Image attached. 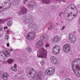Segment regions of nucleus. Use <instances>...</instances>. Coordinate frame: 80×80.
<instances>
[{
    "instance_id": "obj_1",
    "label": "nucleus",
    "mask_w": 80,
    "mask_h": 80,
    "mask_svg": "<svg viewBox=\"0 0 80 80\" xmlns=\"http://www.w3.org/2000/svg\"><path fill=\"white\" fill-rule=\"evenodd\" d=\"M78 62H80V58L75 59L72 61V68L74 73H75L77 69L79 71L80 70V66Z\"/></svg>"
},
{
    "instance_id": "obj_2",
    "label": "nucleus",
    "mask_w": 80,
    "mask_h": 80,
    "mask_svg": "<svg viewBox=\"0 0 80 80\" xmlns=\"http://www.w3.org/2000/svg\"><path fill=\"white\" fill-rule=\"evenodd\" d=\"M47 52L43 48L40 49L38 51L37 56L39 58H45L47 57Z\"/></svg>"
},
{
    "instance_id": "obj_3",
    "label": "nucleus",
    "mask_w": 80,
    "mask_h": 80,
    "mask_svg": "<svg viewBox=\"0 0 80 80\" xmlns=\"http://www.w3.org/2000/svg\"><path fill=\"white\" fill-rule=\"evenodd\" d=\"M33 68L32 69H28L26 71V73L27 76L28 77H29V78H31L32 77L33 74H34L35 75L36 74V71H35L33 72Z\"/></svg>"
},
{
    "instance_id": "obj_4",
    "label": "nucleus",
    "mask_w": 80,
    "mask_h": 80,
    "mask_svg": "<svg viewBox=\"0 0 80 80\" xmlns=\"http://www.w3.org/2000/svg\"><path fill=\"white\" fill-rule=\"evenodd\" d=\"M35 33L34 32H30L28 33L26 38L29 40H33L35 38Z\"/></svg>"
},
{
    "instance_id": "obj_5",
    "label": "nucleus",
    "mask_w": 80,
    "mask_h": 80,
    "mask_svg": "<svg viewBox=\"0 0 80 80\" xmlns=\"http://www.w3.org/2000/svg\"><path fill=\"white\" fill-rule=\"evenodd\" d=\"M60 48L59 46L57 45L54 46L52 49V52L54 55H58L60 51Z\"/></svg>"
},
{
    "instance_id": "obj_6",
    "label": "nucleus",
    "mask_w": 80,
    "mask_h": 80,
    "mask_svg": "<svg viewBox=\"0 0 80 80\" xmlns=\"http://www.w3.org/2000/svg\"><path fill=\"white\" fill-rule=\"evenodd\" d=\"M25 19L24 21L26 23H32L33 20V17L32 15H30L28 18L27 16H26Z\"/></svg>"
},
{
    "instance_id": "obj_7",
    "label": "nucleus",
    "mask_w": 80,
    "mask_h": 80,
    "mask_svg": "<svg viewBox=\"0 0 80 80\" xmlns=\"http://www.w3.org/2000/svg\"><path fill=\"white\" fill-rule=\"evenodd\" d=\"M20 12L18 13V15H22L26 14L28 12V10H27V9L26 8L24 7H22Z\"/></svg>"
},
{
    "instance_id": "obj_8",
    "label": "nucleus",
    "mask_w": 80,
    "mask_h": 80,
    "mask_svg": "<svg viewBox=\"0 0 80 80\" xmlns=\"http://www.w3.org/2000/svg\"><path fill=\"white\" fill-rule=\"evenodd\" d=\"M63 49L64 52L66 53L68 52L70 50V46L68 44H66L63 46Z\"/></svg>"
},
{
    "instance_id": "obj_9",
    "label": "nucleus",
    "mask_w": 80,
    "mask_h": 80,
    "mask_svg": "<svg viewBox=\"0 0 80 80\" xmlns=\"http://www.w3.org/2000/svg\"><path fill=\"white\" fill-rule=\"evenodd\" d=\"M50 60L52 63L55 64V65L57 66H58V63L57 62V60L55 59V58L54 57H51L50 58Z\"/></svg>"
},
{
    "instance_id": "obj_10",
    "label": "nucleus",
    "mask_w": 80,
    "mask_h": 80,
    "mask_svg": "<svg viewBox=\"0 0 80 80\" xmlns=\"http://www.w3.org/2000/svg\"><path fill=\"white\" fill-rule=\"evenodd\" d=\"M31 4H28V7L29 8L30 10H33V7L35 5H37V3L35 2V1H32L31 2Z\"/></svg>"
},
{
    "instance_id": "obj_11",
    "label": "nucleus",
    "mask_w": 80,
    "mask_h": 80,
    "mask_svg": "<svg viewBox=\"0 0 80 80\" xmlns=\"http://www.w3.org/2000/svg\"><path fill=\"white\" fill-rule=\"evenodd\" d=\"M2 78L4 80H7L8 79L10 76L7 73H3L2 76Z\"/></svg>"
},
{
    "instance_id": "obj_12",
    "label": "nucleus",
    "mask_w": 80,
    "mask_h": 80,
    "mask_svg": "<svg viewBox=\"0 0 80 80\" xmlns=\"http://www.w3.org/2000/svg\"><path fill=\"white\" fill-rule=\"evenodd\" d=\"M43 44V43L42 42V41H38L36 43V47L37 48L39 49L41 47H42V45Z\"/></svg>"
},
{
    "instance_id": "obj_13",
    "label": "nucleus",
    "mask_w": 80,
    "mask_h": 80,
    "mask_svg": "<svg viewBox=\"0 0 80 80\" xmlns=\"http://www.w3.org/2000/svg\"><path fill=\"white\" fill-rule=\"evenodd\" d=\"M29 27L30 28H31V30H36L37 27V24H31Z\"/></svg>"
},
{
    "instance_id": "obj_14",
    "label": "nucleus",
    "mask_w": 80,
    "mask_h": 80,
    "mask_svg": "<svg viewBox=\"0 0 80 80\" xmlns=\"http://www.w3.org/2000/svg\"><path fill=\"white\" fill-rule=\"evenodd\" d=\"M8 8L7 6H0V13H1L2 12V11H6Z\"/></svg>"
},
{
    "instance_id": "obj_15",
    "label": "nucleus",
    "mask_w": 80,
    "mask_h": 80,
    "mask_svg": "<svg viewBox=\"0 0 80 80\" xmlns=\"http://www.w3.org/2000/svg\"><path fill=\"white\" fill-rule=\"evenodd\" d=\"M60 37L58 36H56L52 39V41L55 42H58L60 41Z\"/></svg>"
},
{
    "instance_id": "obj_16",
    "label": "nucleus",
    "mask_w": 80,
    "mask_h": 80,
    "mask_svg": "<svg viewBox=\"0 0 80 80\" xmlns=\"http://www.w3.org/2000/svg\"><path fill=\"white\" fill-rule=\"evenodd\" d=\"M45 72L46 74L48 75H52V74H53L52 71L50 70L49 69H46L45 71Z\"/></svg>"
},
{
    "instance_id": "obj_17",
    "label": "nucleus",
    "mask_w": 80,
    "mask_h": 80,
    "mask_svg": "<svg viewBox=\"0 0 80 80\" xmlns=\"http://www.w3.org/2000/svg\"><path fill=\"white\" fill-rule=\"evenodd\" d=\"M20 1L19 0H14L12 2V5L14 6H17L19 5Z\"/></svg>"
},
{
    "instance_id": "obj_18",
    "label": "nucleus",
    "mask_w": 80,
    "mask_h": 80,
    "mask_svg": "<svg viewBox=\"0 0 80 80\" xmlns=\"http://www.w3.org/2000/svg\"><path fill=\"white\" fill-rule=\"evenodd\" d=\"M3 54L6 57H10V52L8 53V51H6L5 52H4Z\"/></svg>"
},
{
    "instance_id": "obj_19",
    "label": "nucleus",
    "mask_w": 80,
    "mask_h": 80,
    "mask_svg": "<svg viewBox=\"0 0 80 80\" xmlns=\"http://www.w3.org/2000/svg\"><path fill=\"white\" fill-rule=\"evenodd\" d=\"M70 40L72 43H74L76 41V38L74 37V35H73L70 37Z\"/></svg>"
},
{
    "instance_id": "obj_20",
    "label": "nucleus",
    "mask_w": 80,
    "mask_h": 80,
    "mask_svg": "<svg viewBox=\"0 0 80 80\" xmlns=\"http://www.w3.org/2000/svg\"><path fill=\"white\" fill-rule=\"evenodd\" d=\"M41 1L43 3L49 4V3H50L51 0H41Z\"/></svg>"
},
{
    "instance_id": "obj_21",
    "label": "nucleus",
    "mask_w": 80,
    "mask_h": 80,
    "mask_svg": "<svg viewBox=\"0 0 80 80\" xmlns=\"http://www.w3.org/2000/svg\"><path fill=\"white\" fill-rule=\"evenodd\" d=\"M70 16L71 18V20H73V19H74V18H75V17L77 16V14H73V13L71 12Z\"/></svg>"
},
{
    "instance_id": "obj_22",
    "label": "nucleus",
    "mask_w": 80,
    "mask_h": 80,
    "mask_svg": "<svg viewBox=\"0 0 80 80\" xmlns=\"http://www.w3.org/2000/svg\"><path fill=\"white\" fill-rule=\"evenodd\" d=\"M14 61H13V59H9L7 61V62H8L9 64H12V62H13Z\"/></svg>"
},
{
    "instance_id": "obj_23",
    "label": "nucleus",
    "mask_w": 80,
    "mask_h": 80,
    "mask_svg": "<svg viewBox=\"0 0 80 80\" xmlns=\"http://www.w3.org/2000/svg\"><path fill=\"white\" fill-rule=\"evenodd\" d=\"M8 1V3L7 4V6L6 7L8 8H9L11 7V2H10L9 0Z\"/></svg>"
},
{
    "instance_id": "obj_24",
    "label": "nucleus",
    "mask_w": 80,
    "mask_h": 80,
    "mask_svg": "<svg viewBox=\"0 0 80 80\" xmlns=\"http://www.w3.org/2000/svg\"><path fill=\"white\" fill-rule=\"evenodd\" d=\"M12 23H13L12 21H9L7 22V25L9 27H11L12 25Z\"/></svg>"
},
{
    "instance_id": "obj_25",
    "label": "nucleus",
    "mask_w": 80,
    "mask_h": 80,
    "mask_svg": "<svg viewBox=\"0 0 80 80\" xmlns=\"http://www.w3.org/2000/svg\"><path fill=\"white\" fill-rule=\"evenodd\" d=\"M36 78H34L32 79V80H41V78L40 77H39L38 76H37L36 77Z\"/></svg>"
},
{
    "instance_id": "obj_26",
    "label": "nucleus",
    "mask_w": 80,
    "mask_h": 80,
    "mask_svg": "<svg viewBox=\"0 0 80 80\" xmlns=\"http://www.w3.org/2000/svg\"><path fill=\"white\" fill-rule=\"evenodd\" d=\"M41 40L39 41H40V42H42V43H43V40H45V38H46L43 36H42L41 37Z\"/></svg>"
},
{
    "instance_id": "obj_27",
    "label": "nucleus",
    "mask_w": 80,
    "mask_h": 80,
    "mask_svg": "<svg viewBox=\"0 0 80 80\" xmlns=\"http://www.w3.org/2000/svg\"><path fill=\"white\" fill-rule=\"evenodd\" d=\"M12 70L14 71V72H17V69L15 68L14 67H12L11 68Z\"/></svg>"
},
{
    "instance_id": "obj_28",
    "label": "nucleus",
    "mask_w": 80,
    "mask_h": 80,
    "mask_svg": "<svg viewBox=\"0 0 80 80\" xmlns=\"http://www.w3.org/2000/svg\"><path fill=\"white\" fill-rule=\"evenodd\" d=\"M26 49L27 50H28V51L29 52H32V49L29 47L26 48Z\"/></svg>"
},
{
    "instance_id": "obj_29",
    "label": "nucleus",
    "mask_w": 80,
    "mask_h": 80,
    "mask_svg": "<svg viewBox=\"0 0 80 80\" xmlns=\"http://www.w3.org/2000/svg\"><path fill=\"white\" fill-rule=\"evenodd\" d=\"M45 60L43 59L41 61V65H43L45 64Z\"/></svg>"
},
{
    "instance_id": "obj_30",
    "label": "nucleus",
    "mask_w": 80,
    "mask_h": 80,
    "mask_svg": "<svg viewBox=\"0 0 80 80\" xmlns=\"http://www.w3.org/2000/svg\"><path fill=\"white\" fill-rule=\"evenodd\" d=\"M29 52H25V53H24V55L26 57H28V53H29Z\"/></svg>"
},
{
    "instance_id": "obj_31",
    "label": "nucleus",
    "mask_w": 80,
    "mask_h": 80,
    "mask_svg": "<svg viewBox=\"0 0 80 80\" xmlns=\"http://www.w3.org/2000/svg\"><path fill=\"white\" fill-rule=\"evenodd\" d=\"M4 56L3 55H2V54L0 53V60L1 59H3V57Z\"/></svg>"
},
{
    "instance_id": "obj_32",
    "label": "nucleus",
    "mask_w": 80,
    "mask_h": 80,
    "mask_svg": "<svg viewBox=\"0 0 80 80\" xmlns=\"http://www.w3.org/2000/svg\"><path fill=\"white\" fill-rule=\"evenodd\" d=\"M71 9H72V10H74V8L73 7H75V5H73V4H71Z\"/></svg>"
},
{
    "instance_id": "obj_33",
    "label": "nucleus",
    "mask_w": 80,
    "mask_h": 80,
    "mask_svg": "<svg viewBox=\"0 0 80 80\" xmlns=\"http://www.w3.org/2000/svg\"><path fill=\"white\" fill-rule=\"evenodd\" d=\"M8 3V1L7 2H4L3 3V5H4V6H5V5H7V3Z\"/></svg>"
},
{
    "instance_id": "obj_34",
    "label": "nucleus",
    "mask_w": 80,
    "mask_h": 80,
    "mask_svg": "<svg viewBox=\"0 0 80 80\" xmlns=\"http://www.w3.org/2000/svg\"><path fill=\"white\" fill-rule=\"evenodd\" d=\"M56 1H59V2H65L66 0H56Z\"/></svg>"
},
{
    "instance_id": "obj_35",
    "label": "nucleus",
    "mask_w": 80,
    "mask_h": 80,
    "mask_svg": "<svg viewBox=\"0 0 80 80\" xmlns=\"http://www.w3.org/2000/svg\"><path fill=\"white\" fill-rule=\"evenodd\" d=\"M51 9H52V10L55 9V7L53 6H51Z\"/></svg>"
},
{
    "instance_id": "obj_36",
    "label": "nucleus",
    "mask_w": 80,
    "mask_h": 80,
    "mask_svg": "<svg viewBox=\"0 0 80 80\" xmlns=\"http://www.w3.org/2000/svg\"><path fill=\"white\" fill-rule=\"evenodd\" d=\"M6 32L7 34H9V33H10V31L8 29L7 30Z\"/></svg>"
},
{
    "instance_id": "obj_37",
    "label": "nucleus",
    "mask_w": 80,
    "mask_h": 80,
    "mask_svg": "<svg viewBox=\"0 0 80 80\" xmlns=\"http://www.w3.org/2000/svg\"><path fill=\"white\" fill-rule=\"evenodd\" d=\"M6 38L7 40H8V35H7L6 36Z\"/></svg>"
},
{
    "instance_id": "obj_38",
    "label": "nucleus",
    "mask_w": 80,
    "mask_h": 80,
    "mask_svg": "<svg viewBox=\"0 0 80 80\" xmlns=\"http://www.w3.org/2000/svg\"><path fill=\"white\" fill-rule=\"evenodd\" d=\"M49 45H49V44H47L46 45V47H49Z\"/></svg>"
},
{
    "instance_id": "obj_39",
    "label": "nucleus",
    "mask_w": 80,
    "mask_h": 80,
    "mask_svg": "<svg viewBox=\"0 0 80 80\" xmlns=\"http://www.w3.org/2000/svg\"><path fill=\"white\" fill-rule=\"evenodd\" d=\"M65 26L62 27V29H61V30H63V29H65Z\"/></svg>"
},
{
    "instance_id": "obj_40",
    "label": "nucleus",
    "mask_w": 80,
    "mask_h": 80,
    "mask_svg": "<svg viewBox=\"0 0 80 80\" xmlns=\"http://www.w3.org/2000/svg\"><path fill=\"white\" fill-rule=\"evenodd\" d=\"M1 60H2V61H5V58H3L2 59H1Z\"/></svg>"
},
{
    "instance_id": "obj_41",
    "label": "nucleus",
    "mask_w": 80,
    "mask_h": 80,
    "mask_svg": "<svg viewBox=\"0 0 80 80\" xmlns=\"http://www.w3.org/2000/svg\"><path fill=\"white\" fill-rule=\"evenodd\" d=\"M17 65L16 64H14V67L16 68H17Z\"/></svg>"
},
{
    "instance_id": "obj_42",
    "label": "nucleus",
    "mask_w": 80,
    "mask_h": 80,
    "mask_svg": "<svg viewBox=\"0 0 80 80\" xmlns=\"http://www.w3.org/2000/svg\"><path fill=\"white\" fill-rule=\"evenodd\" d=\"M9 43H8L7 44V46L8 47H9Z\"/></svg>"
},
{
    "instance_id": "obj_43",
    "label": "nucleus",
    "mask_w": 80,
    "mask_h": 80,
    "mask_svg": "<svg viewBox=\"0 0 80 80\" xmlns=\"http://www.w3.org/2000/svg\"><path fill=\"white\" fill-rule=\"evenodd\" d=\"M3 22V20H2L1 19H0V23H2Z\"/></svg>"
},
{
    "instance_id": "obj_44",
    "label": "nucleus",
    "mask_w": 80,
    "mask_h": 80,
    "mask_svg": "<svg viewBox=\"0 0 80 80\" xmlns=\"http://www.w3.org/2000/svg\"><path fill=\"white\" fill-rule=\"evenodd\" d=\"M3 37V34L0 33V37Z\"/></svg>"
},
{
    "instance_id": "obj_45",
    "label": "nucleus",
    "mask_w": 80,
    "mask_h": 80,
    "mask_svg": "<svg viewBox=\"0 0 80 80\" xmlns=\"http://www.w3.org/2000/svg\"><path fill=\"white\" fill-rule=\"evenodd\" d=\"M2 29H3V28H0V31H2Z\"/></svg>"
},
{
    "instance_id": "obj_46",
    "label": "nucleus",
    "mask_w": 80,
    "mask_h": 80,
    "mask_svg": "<svg viewBox=\"0 0 80 80\" xmlns=\"http://www.w3.org/2000/svg\"><path fill=\"white\" fill-rule=\"evenodd\" d=\"M67 20L68 21H70V19H68V18L67 19Z\"/></svg>"
},
{
    "instance_id": "obj_47",
    "label": "nucleus",
    "mask_w": 80,
    "mask_h": 80,
    "mask_svg": "<svg viewBox=\"0 0 80 80\" xmlns=\"http://www.w3.org/2000/svg\"><path fill=\"white\" fill-rule=\"evenodd\" d=\"M4 28V29H6V28L7 29L8 28V27L6 26V27H5Z\"/></svg>"
},
{
    "instance_id": "obj_48",
    "label": "nucleus",
    "mask_w": 80,
    "mask_h": 80,
    "mask_svg": "<svg viewBox=\"0 0 80 80\" xmlns=\"http://www.w3.org/2000/svg\"><path fill=\"white\" fill-rule=\"evenodd\" d=\"M10 51H11V52H12L13 51V49L12 48H11L10 50Z\"/></svg>"
},
{
    "instance_id": "obj_49",
    "label": "nucleus",
    "mask_w": 80,
    "mask_h": 80,
    "mask_svg": "<svg viewBox=\"0 0 80 80\" xmlns=\"http://www.w3.org/2000/svg\"><path fill=\"white\" fill-rule=\"evenodd\" d=\"M23 3L24 4H25V3H26L25 1L24 0V1L23 2Z\"/></svg>"
},
{
    "instance_id": "obj_50",
    "label": "nucleus",
    "mask_w": 80,
    "mask_h": 80,
    "mask_svg": "<svg viewBox=\"0 0 80 80\" xmlns=\"http://www.w3.org/2000/svg\"><path fill=\"white\" fill-rule=\"evenodd\" d=\"M69 40H70V34L69 35Z\"/></svg>"
},
{
    "instance_id": "obj_51",
    "label": "nucleus",
    "mask_w": 80,
    "mask_h": 80,
    "mask_svg": "<svg viewBox=\"0 0 80 80\" xmlns=\"http://www.w3.org/2000/svg\"><path fill=\"white\" fill-rule=\"evenodd\" d=\"M48 30H49V29H50V30H51L52 29V28H48Z\"/></svg>"
},
{
    "instance_id": "obj_52",
    "label": "nucleus",
    "mask_w": 80,
    "mask_h": 80,
    "mask_svg": "<svg viewBox=\"0 0 80 80\" xmlns=\"http://www.w3.org/2000/svg\"><path fill=\"white\" fill-rule=\"evenodd\" d=\"M59 17H61V13H59Z\"/></svg>"
},
{
    "instance_id": "obj_53",
    "label": "nucleus",
    "mask_w": 80,
    "mask_h": 80,
    "mask_svg": "<svg viewBox=\"0 0 80 80\" xmlns=\"http://www.w3.org/2000/svg\"><path fill=\"white\" fill-rule=\"evenodd\" d=\"M15 77H18V76H17V75H15Z\"/></svg>"
},
{
    "instance_id": "obj_54",
    "label": "nucleus",
    "mask_w": 80,
    "mask_h": 80,
    "mask_svg": "<svg viewBox=\"0 0 80 80\" xmlns=\"http://www.w3.org/2000/svg\"><path fill=\"white\" fill-rule=\"evenodd\" d=\"M24 1L25 2H28V0H24Z\"/></svg>"
},
{
    "instance_id": "obj_55",
    "label": "nucleus",
    "mask_w": 80,
    "mask_h": 80,
    "mask_svg": "<svg viewBox=\"0 0 80 80\" xmlns=\"http://www.w3.org/2000/svg\"><path fill=\"white\" fill-rule=\"evenodd\" d=\"M69 79L68 78H67L65 79V80H68Z\"/></svg>"
},
{
    "instance_id": "obj_56",
    "label": "nucleus",
    "mask_w": 80,
    "mask_h": 80,
    "mask_svg": "<svg viewBox=\"0 0 80 80\" xmlns=\"http://www.w3.org/2000/svg\"><path fill=\"white\" fill-rule=\"evenodd\" d=\"M69 7H70V5H69L68 7V8H69Z\"/></svg>"
},
{
    "instance_id": "obj_57",
    "label": "nucleus",
    "mask_w": 80,
    "mask_h": 80,
    "mask_svg": "<svg viewBox=\"0 0 80 80\" xmlns=\"http://www.w3.org/2000/svg\"><path fill=\"white\" fill-rule=\"evenodd\" d=\"M69 16H70V14H68V17H69Z\"/></svg>"
},
{
    "instance_id": "obj_58",
    "label": "nucleus",
    "mask_w": 80,
    "mask_h": 80,
    "mask_svg": "<svg viewBox=\"0 0 80 80\" xmlns=\"http://www.w3.org/2000/svg\"><path fill=\"white\" fill-rule=\"evenodd\" d=\"M50 27H52V26L50 25Z\"/></svg>"
},
{
    "instance_id": "obj_59",
    "label": "nucleus",
    "mask_w": 80,
    "mask_h": 80,
    "mask_svg": "<svg viewBox=\"0 0 80 80\" xmlns=\"http://www.w3.org/2000/svg\"><path fill=\"white\" fill-rule=\"evenodd\" d=\"M62 13H63V12H61V14H62Z\"/></svg>"
},
{
    "instance_id": "obj_60",
    "label": "nucleus",
    "mask_w": 80,
    "mask_h": 80,
    "mask_svg": "<svg viewBox=\"0 0 80 80\" xmlns=\"http://www.w3.org/2000/svg\"><path fill=\"white\" fill-rule=\"evenodd\" d=\"M56 25H58V24L57 23H56Z\"/></svg>"
},
{
    "instance_id": "obj_61",
    "label": "nucleus",
    "mask_w": 80,
    "mask_h": 80,
    "mask_svg": "<svg viewBox=\"0 0 80 80\" xmlns=\"http://www.w3.org/2000/svg\"><path fill=\"white\" fill-rule=\"evenodd\" d=\"M53 70H54V71L55 72V69H53Z\"/></svg>"
},
{
    "instance_id": "obj_62",
    "label": "nucleus",
    "mask_w": 80,
    "mask_h": 80,
    "mask_svg": "<svg viewBox=\"0 0 80 80\" xmlns=\"http://www.w3.org/2000/svg\"><path fill=\"white\" fill-rule=\"evenodd\" d=\"M61 21V22H62V23H63V22H62V21Z\"/></svg>"
},
{
    "instance_id": "obj_63",
    "label": "nucleus",
    "mask_w": 80,
    "mask_h": 80,
    "mask_svg": "<svg viewBox=\"0 0 80 80\" xmlns=\"http://www.w3.org/2000/svg\"><path fill=\"white\" fill-rule=\"evenodd\" d=\"M62 72H63V71H62Z\"/></svg>"
},
{
    "instance_id": "obj_64",
    "label": "nucleus",
    "mask_w": 80,
    "mask_h": 80,
    "mask_svg": "<svg viewBox=\"0 0 80 80\" xmlns=\"http://www.w3.org/2000/svg\"><path fill=\"white\" fill-rule=\"evenodd\" d=\"M19 40H20L21 39H19Z\"/></svg>"
}]
</instances>
